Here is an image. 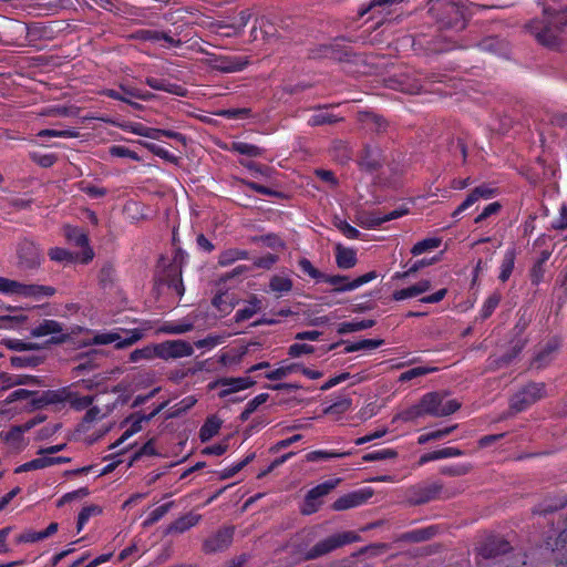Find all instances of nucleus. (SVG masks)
<instances>
[{"mask_svg": "<svg viewBox=\"0 0 567 567\" xmlns=\"http://www.w3.org/2000/svg\"><path fill=\"white\" fill-rule=\"evenodd\" d=\"M360 540V536L352 530L332 534L315 544L303 554V560L320 558L338 548Z\"/></svg>", "mask_w": 567, "mask_h": 567, "instance_id": "nucleus-5", "label": "nucleus"}, {"mask_svg": "<svg viewBox=\"0 0 567 567\" xmlns=\"http://www.w3.org/2000/svg\"><path fill=\"white\" fill-rule=\"evenodd\" d=\"M501 208H502V206L498 202L489 203L487 206L484 207L483 212L475 217L474 223L481 224L482 221L487 219L489 216L498 213L501 210Z\"/></svg>", "mask_w": 567, "mask_h": 567, "instance_id": "nucleus-63", "label": "nucleus"}, {"mask_svg": "<svg viewBox=\"0 0 567 567\" xmlns=\"http://www.w3.org/2000/svg\"><path fill=\"white\" fill-rule=\"evenodd\" d=\"M54 292L55 289L50 286L25 285L17 280L0 277V293L2 295L39 300L43 297H51Z\"/></svg>", "mask_w": 567, "mask_h": 567, "instance_id": "nucleus-6", "label": "nucleus"}, {"mask_svg": "<svg viewBox=\"0 0 567 567\" xmlns=\"http://www.w3.org/2000/svg\"><path fill=\"white\" fill-rule=\"evenodd\" d=\"M165 404H161L148 415H136L127 419L125 423L128 425L121 437L116 440L113 444H111L110 449H115L121 445L124 441L138 433L142 430L143 423L148 422L153 416H155L162 409H164Z\"/></svg>", "mask_w": 567, "mask_h": 567, "instance_id": "nucleus-14", "label": "nucleus"}, {"mask_svg": "<svg viewBox=\"0 0 567 567\" xmlns=\"http://www.w3.org/2000/svg\"><path fill=\"white\" fill-rule=\"evenodd\" d=\"M385 163V155L383 150L378 145L367 144L358 159V164L361 171L367 173L378 172Z\"/></svg>", "mask_w": 567, "mask_h": 567, "instance_id": "nucleus-10", "label": "nucleus"}, {"mask_svg": "<svg viewBox=\"0 0 567 567\" xmlns=\"http://www.w3.org/2000/svg\"><path fill=\"white\" fill-rule=\"evenodd\" d=\"M560 341L557 337L551 338L546 344L537 352L533 360V365L536 369H543L547 367L551 360L553 354L559 349Z\"/></svg>", "mask_w": 567, "mask_h": 567, "instance_id": "nucleus-21", "label": "nucleus"}, {"mask_svg": "<svg viewBox=\"0 0 567 567\" xmlns=\"http://www.w3.org/2000/svg\"><path fill=\"white\" fill-rule=\"evenodd\" d=\"M224 342V337L218 334H209L204 339L197 340L194 344L198 349L212 350Z\"/></svg>", "mask_w": 567, "mask_h": 567, "instance_id": "nucleus-55", "label": "nucleus"}, {"mask_svg": "<svg viewBox=\"0 0 567 567\" xmlns=\"http://www.w3.org/2000/svg\"><path fill=\"white\" fill-rule=\"evenodd\" d=\"M547 396L546 383L529 381L511 396L509 408L513 412L520 413Z\"/></svg>", "mask_w": 567, "mask_h": 567, "instance_id": "nucleus-4", "label": "nucleus"}, {"mask_svg": "<svg viewBox=\"0 0 567 567\" xmlns=\"http://www.w3.org/2000/svg\"><path fill=\"white\" fill-rule=\"evenodd\" d=\"M551 228L564 230L567 228V205L561 204L558 217L551 223Z\"/></svg>", "mask_w": 567, "mask_h": 567, "instance_id": "nucleus-64", "label": "nucleus"}, {"mask_svg": "<svg viewBox=\"0 0 567 567\" xmlns=\"http://www.w3.org/2000/svg\"><path fill=\"white\" fill-rule=\"evenodd\" d=\"M435 535V528L433 526L426 527V528H419L409 532L405 535V539L420 543L431 539Z\"/></svg>", "mask_w": 567, "mask_h": 567, "instance_id": "nucleus-46", "label": "nucleus"}, {"mask_svg": "<svg viewBox=\"0 0 567 567\" xmlns=\"http://www.w3.org/2000/svg\"><path fill=\"white\" fill-rule=\"evenodd\" d=\"M352 406V399L348 395H340L334 402L327 405L323 409V413L327 415L343 414L348 412Z\"/></svg>", "mask_w": 567, "mask_h": 567, "instance_id": "nucleus-34", "label": "nucleus"}, {"mask_svg": "<svg viewBox=\"0 0 567 567\" xmlns=\"http://www.w3.org/2000/svg\"><path fill=\"white\" fill-rule=\"evenodd\" d=\"M193 323L187 321L182 322H165L161 328L159 332L169 334H182L190 331Z\"/></svg>", "mask_w": 567, "mask_h": 567, "instance_id": "nucleus-43", "label": "nucleus"}, {"mask_svg": "<svg viewBox=\"0 0 567 567\" xmlns=\"http://www.w3.org/2000/svg\"><path fill=\"white\" fill-rule=\"evenodd\" d=\"M471 470V464H454L442 467L441 473L447 476H462L470 473Z\"/></svg>", "mask_w": 567, "mask_h": 567, "instance_id": "nucleus-57", "label": "nucleus"}, {"mask_svg": "<svg viewBox=\"0 0 567 567\" xmlns=\"http://www.w3.org/2000/svg\"><path fill=\"white\" fill-rule=\"evenodd\" d=\"M466 6L451 0H432L433 12L441 29L462 31L466 27Z\"/></svg>", "mask_w": 567, "mask_h": 567, "instance_id": "nucleus-3", "label": "nucleus"}, {"mask_svg": "<svg viewBox=\"0 0 567 567\" xmlns=\"http://www.w3.org/2000/svg\"><path fill=\"white\" fill-rule=\"evenodd\" d=\"M334 257L337 267L343 270L353 268L358 262L357 250L341 244L336 245Z\"/></svg>", "mask_w": 567, "mask_h": 567, "instance_id": "nucleus-22", "label": "nucleus"}, {"mask_svg": "<svg viewBox=\"0 0 567 567\" xmlns=\"http://www.w3.org/2000/svg\"><path fill=\"white\" fill-rule=\"evenodd\" d=\"M501 298L502 297L499 292H493L492 295H489L482 305L478 319L482 321L488 319L493 315L495 309L498 307Z\"/></svg>", "mask_w": 567, "mask_h": 567, "instance_id": "nucleus-36", "label": "nucleus"}, {"mask_svg": "<svg viewBox=\"0 0 567 567\" xmlns=\"http://www.w3.org/2000/svg\"><path fill=\"white\" fill-rule=\"evenodd\" d=\"M107 393H99L95 396L82 395L74 396L71 400V405L76 410H84L92 405L93 402L102 403L104 402V396H107Z\"/></svg>", "mask_w": 567, "mask_h": 567, "instance_id": "nucleus-40", "label": "nucleus"}, {"mask_svg": "<svg viewBox=\"0 0 567 567\" xmlns=\"http://www.w3.org/2000/svg\"><path fill=\"white\" fill-rule=\"evenodd\" d=\"M40 457H37L38 470L45 468L49 466H53L61 463H69L71 461L70 457L65 456H50L51 454H40Z\"/></svg>", "mask_w": 567, "mask_h": 567, "instance_id": "nucleus-51", "label": "nucleus"}, {"mask_svg": "<svg viewBox=\"0 0 567 567\" xmlns=\"http://www.w3.org/2000/svg\"><path fill=\"white\" fill-rule=\"evenodd\" d=\"M442 239L437 237H429L421 241H417L412 248L411 254L413 256H420L426 251L436 249L441 246Z\"/></svg>", "mask_w": 567, "mask_h": 567, "instance_id": "nucleus-39", "label": "nucleus"}, {"mask_svg": "<svg viewBox=\"0 0 567 567\" xmlns=\"http://www.w3.org/2000/svg\"><path fill=\"white\" fill-rule=\"evenodd\" d=\"M512 549L511 544L501 537H488L480 547L478 555L485 559L496 558L507 554Z\"/></svg>", "mask_w": 567, "mask_h": 567, "instance_id": "nucleus-16", "label": "nucleus"}, {"mask_svg": "<svg viewBox=\"0 0 567 567\" xmlns=\"http://www.w3.org/2000/svg\"><path fill=\"white\" fill-rule=\"evenodd\" d=\"M374 324H375V320H373V319L346 321V322L339 323L337 332L339 334H347V333H351V332L370 329Z\"/></svg>", "mask_w": 567, "mask_h": 567, "instance_id": "nucleus-30", "label": "nucleus"}, {"mask_svg": "<svg viewBox=\"0 0 567 567\" xmlns=\"http://www.w3.org/2000/svg\"><path fill=\"white\" fill-rule=\"evenodd\" d=\"M109 153L114 157H123L130 158L132 161L138 162L141 157L138 154L123 145H113L110 147Z\"/></svg>", "mask_w": 567, "mask_h": 567, "instance_id": "nucleus-53", "label": "nucleus"}, {"mask_svg": "<svg viewBox=\"0 0 567 567\" xmlns=\"http://www.w3.org/2000/svg\"><path fill=\"white\" fill-rule=\"evenodd\" d=\"M545 266L544 264H540L538 261H534L532 268L529 269V280L533 286H538L543 280L545 276Z\"/></svg>", "mask_w": 567, "mask_h": 567, "instance_id": "nucleus-58", "label": "nucleus"}, {"mask_svg": "<svg viewBox=\"0 0 567 567\" xmlns=\"http://www.w3.org/2000/svg\"><path fill=\"white\" fill-rule=\"evenodd\" d=\"M279 260V256L276 254L267 252L260 257L252 258V267L269 270L274 267L275 264Z\"/></svg>", "mask_w": 567, "mask_h": 567, "instance_id": "nucleus-49", "label": "nucleus"}, {"mask_svg": "<svg viewBox=\"0 0 567 567\" xmlns=\"http://www.w3.org/2000/svg\"><path fill=\"white\" fill-rule=\"evenodd\" d=\"M439 260V257L433 258H423L420 260H415L405 271L395 272L393 279H404L414 274H416L422 268L430 266Z\"/></svg>", "mask_w": 567, "mask_h": 567, "instance_id": "nucleus-37", "label": "nucleus"}, {"mask_svg": "<svg viewBox=\"0 0 567 567\" xmlns=\"http://www.w3.org/2000/svg\"><path fill=\"white\" fill-rule=\"evenodd\" d=\"M298 266L303 274L308 275L312 279L320 282L324 272L317 269L309 259H307V258L299 259Z\"/></svg>", "mask_w": 567, "mask_h": 567, "instance_id": "nucleus-52", "label": "nucleus"}, {"mask_svg": "<svg viewBox=\"0 0 567 567\" xmlns=\"http://www.w3.org/2000/svg\"><path fill=\"white\" fill-rule=\"evenodd\" d=\"M313 59H331L342 61L349 56L348 52L338 43L321 44L310 53Z\"/></svg>", "mask_w": 567, "mask_h": 567, "instance_id": "nucleus-20", "label": "nucleus"}, {"mask_svg": "<svg viewBox=\"0 0 567 567\" xmlns=\"http://www.w3.org/2000/svg\"><path fill=\"white\" fill-rule=\"evenodd\" d=\"M101 404L103 405V408H100L99 405H94L87 410V412L85 413V415L83 417V423H82L83 429L89 430L91 423H93L97 420H101L104 416H106L109 413H111L117 404V399L115 401L111 402V401L106 400V396H104V402H102Z\"/></svg>", "mask_w": 567, "mask_h": 567, "instance_id": "nucleus-19", "label": "nucleus"}, {"mask_svg": "<svg viewBox=\"0 0 567 567\" xmlns=\"http://www.w3.org/2000/svg\"><path fill=\"white\" fill-rule=\"evenodd\" d=\"M64 236L70 243H73L74 245L84 248L81 256V261L83 264H86L90 260H92L93 251L90 247H87V237L82 230L75 227L65 226Z\"/></svg>", "mask_w": 567, "mask_h": 567, "instance_id": "nucleus-18", "label": "nucleus"}, {"mask_svg": "<svg viewBox=\"0 0 567 567\" xmlns=\"http://www.w3.org/2000/svg\"><path fill=\"white\" fill-rule=\"evenodd\" d=\"M543 16V19H533L526 24V29L537 42L548 48H558L567 43V6H544Z\"/></svg>", "mask_w": 567, "mask_h": 567, "instance_id": "nucleus-1", "label": "nucleus"}, {"mask_svg": "<svg viewBox=\"0 0 567 567\" xmlns=\"http://www.w3.org/2000/svg\"><path fill=\"white\" fill-rule=\"evenodd\" d=\"M251 243H262L267 247L271 249H282L285 247V243L281 240L279 236L276 234H267L265 236H255L250 237Z\"/></svg>", "mask_w": 567, "mask_h": 567, "instance_id": "nucleus-47", "label": "nucleus"}, {"mask_svg": "<svg viewBox=\"0 0 567 567\" xmlns=\"http://www.w3.org/2000/svg\"><path fill=\"white\" fill-rule=\"evenodd\" d=\"M339 482V478L328 480L309 489L305 498V508L302 513L309 515L317 512L320 506L318 501L336 488Z\"/></svg>", "mask_w": 567, "mask_h": 567, "instance_id": "nucleus-11", "label": "nucleus"}, {"mask_svg": "<svg viewBox=\"0 0 567 567\" xmlns=\"http://www.w3.org/2000/svg\"><path fill=\"white\" fill-rule=\"evenodd\" d=\"M443 485L440 483L415 485L410 491V501L421 505L441 497Z\"/></svg>", "mask_w": 567, "mask_h": 567, "instance_id": "nucleus-13", "label": "nucleus"}, {"mask_svg": "<svg viewBox=\"0 0 567 567\" xmlns=\"http://www.w3.org/2000/svg\"><path fill=\"white\" fill-rule=\"evenodd\" d=\"M34 393L25 390V389H18L12 391L6 399L3 404H0V414H7L9 411L4 409V404H10L17 401L21 400H28L30 399Z\"/></svg>", "mask_w": 567, "mask_h": 567, "instance_id": "nucleus-48", "label": "nucleus"}, {"mask_svg": "<svg viewBox=\"0 0 567 567\" xmlns=\"http://www.w3.org/2000/svg\"><path fill=\"white\" fill-rule=\"evenodd\" d=\"M357 224L365 229H375L382 225L381 212H363L358 215Z\"/></svg>", "mask_w": 567, "mask_h": 567, "instance_id": "nucleus-33", "label": "nucleus"}, {"mask_svg": "<svg viewBox=\"0 0 567 567\" xmlns=\"http://www.w3.org/2000/svg\"><path fill=\"white\" fill-rule=\"evenodd\" d=\"M383 342L382 339H362L355 342H348L344 348V353L377 349L382 346Z\"/></svg>", "mask_w": 567, "mask_h": 567, "instance_id": "nucleus-35", "label": "nucleus"}, {"mask_svg": "<svg viewBox=\"0 0 567 567\" xmlns=\"http://www.w3.org/2000/svg\"><path fill=\"white\" fill-rule=\"evenodd\" d=\"M199 519L200 515L188 513L173 522L169 525L167 533H184L192 528L193 526L197 525Z\"/></svg>", "mask_w": 567, "mask_h": 567, "instance_id": "nucleus-28", "label": "nucleus"}, {"mask_svg": "<svg viewBox=\"0 0 567 567\" xmlns=\"http://www.w3.org/2000/svg\"><path fill=\"white\" fill-rule=\"evenodd\" d=\"M172 506H173V503L171 502V503H166V504H163V505L156 507L155 509H153L150 513V515L146 518V520L144 522V524L146 526L155 524L156 522H158L162 517H164L168 513V511L172 508Z\"/></svg>", "mask_w": 567, "mask_h": 567, "instance_id": "nucleus-56", "label": "nucleus"}, {"mask_svg": "<svg viewBox=\"0 0 567 567\" xmlns=\"http://www.w3.org/2000/svg\"><path fill=\"white\" fill-rule=\"evenodd\" d=\"M516 257L517 250L515 247H511L505 250L503 260L499 266L498 279L501 282L504 284L511 278L515 267Z\"/></svg>", "mask_w": 567, "mask_h": 567, "instance_id": "nucleus-24", "label": "nucleus"}, {"mask_svg": "<svg viewBox=\"0 0 567 567\" xmlns=\"http://www.w3.org/2000/svg\"><path fill=\"white\" fill-rule=\"evenodd\" d=\"M396 456H398V452L395 450L386 447V449H380V450H375V451L365 453L362 456V461L363 462H378V461H383V460H389V458H395Z\"/></svg>", "mask_w": 567, "mask_h": 567, "instance_id": "nucleus-42", "label": "nucleus"}, {"mask_svg": "<svg viewBox=\"0 0 567 567\" xmlns=\"http://www.w3.org/2000/svg\"><path fill=\"white\" fill-rule=\"evenodd\" d=\"M245 252L238 249H227L220 254L218 262L221 266H228L244 257Z\"/></svg>", "mask_w": 567, "mask_h": 567, "instance_id": "nucleus-59", "label": "nucleus"}, {"mask_svg": "<svg viewBox=\"0 0 567 567\" xmlns=\"http://www.w3.org/2000/svg\"><path fill=\"white\" fill-rule=\"evenodd\" d=\"M477 48L483 52H487L505 59L509 58L511 54L509 42L505 38L497 35H491L482 39L477 43Z\"/></svg>", "mask_w": 567, "mask_h": 567, "instance_id": "nucleus-15", "label": "nucleus"}, {"mask_svg": "<svg viewBox=\"0 0 567 567\" xmlns=\"http://www.w3.org/2000/svg\"><path fill=\"white\" fill-rule=\"evenodd\" d=\"M157 358V349L156 344L147 346L142 349H136L131 352L130 361L131 362H140L142 360H152Z\"/></svg>", "mask_w": 567, "mask_h": 567, "instance_id": "nucleus-44", "label": "nucleus"}, {"mask_svg": "<svg viewBox=\"0 0 567 567\" xmlns=\"http://www.w3.org/2000/svg\"><path fill=\"white\" fill-rule=\"evenodd\" d=\"M220 388L219 396L228 398L240 390L248 388V380L243 378L237 379H223L216 383Z\"/></svg>", "mask_w": 567, "mask_h": 567, "instance_id": "nucleus-23", "label": "nucleus"}, {"mask_svg": "<svg viewBox=\"0 0 567 567\" xmlns=\"http://www.w3.org/2000/svg\"><path fill=\"white\" fill-rule=\"evenodd\" d=\"M223 421L217 415H210L206 419L205 423L200 427L199 431V437L203 442L209 441L212 437H214L220 426Z\"/></svg>", "mask_w": 567, "mask_h": 567, "instance_id": "nucleus-31", "label": "nucleus"}, {"mask_svg": "<svg viewBox=\"0 0 567 567\" xmlns=\"http://www.w3.org/2000/svg\"><path fill=\"white\" fill-rule=\"evenodd\" d=\"M336 227L342 233L343 236H346L348 239H359L360 237V231L351 226L348 221L346 220H339L338 223H336Z\"/></svg>", "mask_w": 567, "mask_h": 567, "instance_id": "nucleus-61", "label": "nucleus"}, {"mask_svg": "<svg viewBox=\"0 0 567 567\" xmlns=\"http://www.w3.org/2000/svg\"><path fill=\"white\" fill-rule=\"evenodd\" d=\"M30 157L41 167H51L56 161V156L54 154H41L33 152L30 154Z\"/></svg>", "mask_w": 567, "mask_h": 567, "instance_id": "nucleus-62", "label": "nucleus"}, {"mask_svg": "<svg viewBox=\"0 0 567 567\" xmlns=\"http://www.w3.org/2000/svg\"><path fill=\"white\" fill-rule=\"evenodd\" d=\"M340 121H342V117H338L337 115H334L332 113L320 110L319 112L312 114L309 117L308 124L310 126H321V125H326V124H336Z\"/></svg>", "mask_w": 567, "mask_h": 567, "instance_id": "nucleus-38", "label": "nucleus"}, {"mask_svg": "<svg viewBox=\"0 0 567 567\" xmlns=\"http://www.w3.org/2000/svg\"><path fill=\"white\" fill-rule=\"evenodd\" d=\"M145 82L150 87L157 91H164L176 95H184L185 92V90L181 85L169 83L165 80L147 78Z\"/></svg>", "mask_w": 567, "mask_h": 567, "instance_id": "nucleus-32", "label": "nucleus"}, {"mask_svg": "<svg viewBox=\"0 0 567 567\" xmlns=\"http://www.w3.org/2000/svg\"><path fill=\"white\" fill-rule=\"evenodd\" d=\"M125 336H122L120 331H106L99 332L93 337L94 344H111L114 343L116 349H125L140 341L144 334L145 329L134 328L128 330H122Z\"/></svg>", "mask_w": 567, "mask_h": 567, "instance_id": "nucleus-7", "label": "nucleus"}, {"mask_svg": "<svg viewBox=\"0 0 567 567\" xmlns=\"http://www.w3.org/2000/svg\"><path fill=\"white\" fill-rule=\"evenodd\" d=\"M49 256L54 261H65V262H73L76 260H81V257L79 255L74 256L69 250L60 247H55L50 249Z\"/></svg>", "mask_w": 567, "mask_h": 567, "instance_id": "nucleus-50", "label": "nucleus"}, {"mask_svg": "<svg viewBox=\"0 0 567 567\" xmlns=\"http://www.w3.org/2000/svg\"><path fill=\"white\" fill-rule=\"evenodd\" d=\"M157 358L163 360H175L190 357L194 353L193 346L185 340H168L156 343Z\"/></svg>", "mask_w": 567, "mask_h": 567, "instance_id": "nucleus-9", "label": "nucleus"}, {"mask_svg": "<svg viewBox=\"0 0 567 567\" xmlns=\"http://www.w3.org/2000/svg\"><path fill=\"white\" fill-rule=\"evenodd\" d=\"M436 371V368H427V367H414L404 372H402L399 377L400 382H409L413 379L426 375Z\"/></svg>", "mask_w": 567, "mask_h": 567, "instance_id": "nucleus-45", "label": "nucleus"}, {"mask_svg": "<svg viewBox=\"0 0 567 567\" xmlns=\"http://www.w3.org/2000/svg\"><path fill=\"white\" fill-rule=\"evenodd\" d=\"M259 370H266L264 375L269 380H281L285 378L284 369H270V364L268 362H260L257 364L250 365V373L257 372Z\"/></svg>", "mask_w": 567, "mask_h": 567, "instance_id": "nucleus-41", "label": "nucleus"}, {"mask_svg": "<svg viewBox=\"0 0 567 567\" xmlns=\"http://www.w3.org/2000/svg\"><path fill=\"white\" fill-rule=\"evenodd\" d=\"M378 277L377 271L372 270L352 280L346 275H328L323 274L320 282L331 285L332 292H347L358 289L359 287L371 282Z\"/></svg>", "mask_w": 567, "mask_h": 567, "instance_id": "nucleus-8", "label": "nucleus"}, {"mask_svg": "<svg viewBox=\"0 0 567 567\" xmlns=\"http://www.w3.org/2000/svg\"><path fill=\"white\" fill-rule=\"evenodd\" d=\"M233 528H223L212 536H209L204 543L205 553L212 554L226 549L233 542Z\"/></svg>", "mask_w": 567, "mask_h": 567, "instance_id": "nucleus-17", "label": "nucleus"}, {"mask_svg": "<svg viewBox=\"0 0 567 567\" xmlns=\"http://www.w3.org/2000/svg\"><path fill=\"white\" fill-rule=\"evenodd\" d=\"M63 327L60 322L51 319H45L31 330V336L41 338L47 336L61 334Z\"/></svg>", "mask_w": 567, "mask_h": 567, "instance_id": "nucleus-25", "label": "nucleus"}, {"mask_svg": "<svg viewBox=\"0 0 567 567\" xmlns=\"http://www.w3.org/2000/svg\"><path fill=\"white\" fill-rule=\"evenodd\" d=\"M461 403L455 399H449L442 392L425 393L420 401L405 412V420H413L422 416L443 417L455 413Z\"/></svg>", "mask_w": 567, "mask_h": 567, "instance_id": "nucleus-2", "label": "nucleus"}, {"mask_svg": "<svg viewBox=\"0 0 567 567\" xmlns=\"http://www.w3.org/2000/svg\"><path fill=\"white\" fill-rule=\"evenodd\" d=\"M353 453H354L353 450L346 451V452L316 450V451H311V452L307 453L305 458L307 462H320V461H328L331 458H343V457L352 455Z\"/></svg>", "mask_w": 567, "mask_h": 567, "instance_id": "nucleus-27", "label": "nucleus"}, {"mask_svg": "<svg viewBox=\"0 0 567 567\" xmlns=\"http://www.w3.org/2000/svg\"><path fill=\"white\" fill-rule=\"evenodd\" d=\"M19 258L27 267H34L40 264V254L32 243H24L19 248Z\"/></svg>", "mask_w": 567, "mask_h": 567, "instance_id": "nucleus-26", "label": "nucleus"}, {"mask_svg": "<svg viewBox=\"0 0 567 567\" xmlns=\"http://www.w3.org/2000/svg\"><path fill=\"white\" fill-rule=\"evenodd\" d=\"M363 121L378 133L385 131L388 126L386 120L374 113H367Z\"/></svg>", "mask_w": 567, "mask_h": 567, "instance_id": "nucleus-54", "label": "nucleus"}, {"mask_svg": "<svg viewBox=\"0 0 567 567\" xmlns=\"http://www.w3.org/2000/svg\"><path fill=\"white\" fill-rule=\"evenodd\" d=\"M373 496L370 487L357 489L337 498L331 505L333 511H347L365 504Z\"/></svg>", "mask_w": 567, "mask_h": 567, "instance_id": "nucleus-12", "label": "nucleus"}, {"mask_svg": "<svg viewBox=\"0 0 567 567\" xmlns=\"http://www.w3.org/2000/svg\"><path fill=\"white\" fill-rule=\"evenodd\" d=\"M39 137H62L73 138L78 136L74 130H42L38 133Z\"/></svg>", "mask_w": 567, "mask_h": 567, "instance_id": "nucleus-60", "label": "nucleus"}, {"mask_svg": "<svg viewBox=\"0 0 567 567\" xmlns=\"http://www.w3.org/2000/svg\"><path fill=\"white\" fill-rule=\"evenodd\" d=\"M292 287L293 282L288 276L274 275L269 280V290L277 297L289 293Z\"/></svg>", "mask_w": 567, "mask_h": 567, "instance_id": "nucleus-29", "label": "nucleus"}]
</instances>
